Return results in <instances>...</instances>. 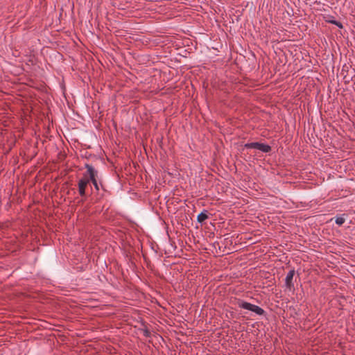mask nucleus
Returning <instances> with one entry per match:
<instances>
[{
	"label": "nucleus",
	"mask_w": 355,
	"mask_h": 355,
	"mask_svg": "<svg viewBox=\"0 0 355 355\" xmlns=\"http://www.w3.org/2000/svg\"><path fill=\"white\" fill-rule=\"evenodd\" d=\"M91 181V179L89 178V175L87 172L84 174V176L82 179L79 180L78 182V190L80 196H83L85 194V188L87 186V184Z\"/></svg>",
	"instance_id": "obj_2"
},
{
	"label": "nucleus",
	"mask_w": 355,
	"mask_h": 355,
	"mask_svg": "<svg viewBox=\"0 0 355 355\" xmlns=\"http://www.w3.org/2000/svg\"><path fill=\"white\" fill-rule=\"evenodd\" d=\"M245 147L247 148H254L258 149L262 152L268 153L270 150L271 148L266 144H260L258 142H253V143H249L246 144L245 145Z\"/></svg>",
	"instance_id": "obj_4"
},
{
	"label": "nucleus",
	"mask_w": 355,
	"mask_h": 355,
	"mask_svg": "<svg viewBox=\"0 0 355 355\" xmlns=\"http://www.w3.org/2000/svg\"><path fill=\"white\" fill-rule=\"evenodd\" d=\"M335 24H336V25H338V26H339L342 27V26H341V25H339L338 22H336Z\"/></svg>",
	"instance_id": "obj_8"
},
{
	"label": "nucleus",
	"mask_w": 355,
	"mask_h": 355,
	"mask_svg": "<svg viewBox=\"0 0 355 355\" xmlns=\"http://www.w3.org/2000/svg\"><path fill=\"white\" fill-rule=\"evenodd\" d=\"M86 168L87 169V173L89 175V178L91 179V181L92 182L95 189L96 190L99 189L98 184L97 182V178H98V172L96 171L92 166L86 164L85 166Z\"/></svg>",
	"instance_id": "obj_3"
},
{
	"label": "nucleus",
	"mask_w": 355,
	"mask_h": 355,
	"mask_svg": "<svg viewBox=\"0 0 355 355\" xmlns=\"http://www.w3.org/2000/svg\"><path fill=\"white\" fill-rule=\"evenodd\" d=\"M239 307L243 308L244 309L250 310L252 312H254L258 315H262L264 313V311L261 308L257 305L252 304L249 302H239Z\"/></svg>",
	"instance_id": "obj_1"
},
{
	"label": "nucleus",
	"mask_w": 355,
	"mask_h": 355,
	"mask_svg": "<svg viewBox=\"0 0 355 355\" xmlns=\"http://www.w3.org/2000/svg\"><path fill=\"white\" fill-rule=\"evenodd\" d=\"M208 218V216L205 214V213H203V212H201L200 214H199L197 216V220L198 222L199 223H202L204 222L206 219H207Z\"/></svg>",
	"instance_id": "obj_6"
},
{
	"label": "nucleus",
	"mask_w": 355,
	"mask_h": 355,
	"mask_svg": "<svg viewBox=\"0 0 355 355\" xmlns=\"http://www.w3.org/2000/svg\"><path fill=\"white\" fill-rule=\"evenodd\" d=\"M295 275V270H291L288 272L286 277V286L289 288L291 289L293 287V276Z\"/></svg>",
	"instance_id": "obj_5"
},
{
	"label": "nucleus",
	"mask_w": 355,
	"mask_h": 355,
	"mask_svg": "<svg viewBox=\"0 0 355 355\" xmlns=\"http://www.w3.org/2000/svg\"><path fill=\"white\" fill-rule=\"evenodd\" d=\"M345 221V218L343 216L336 217L335 222L338 225H342Z\"/></svg>",
	"instance_id": "obj_7"
}]
</instances>
